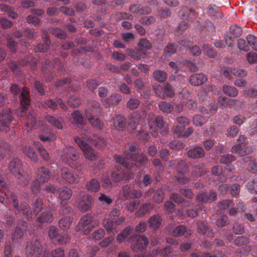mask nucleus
I'll list each match as a JSON object with an SVG mask.
<instances>
[{"label":"nucleus","instance_id":"obj_24","mask_svg":"<svg viewBox=\"0 0 257 257\" xmlns=\"http://www.w3.org/2000/svg\"><path fill=\"white\" fill-rule=\"evenodd\" d=\"M205 152L201 147H195L187 152V156L190 158L200 159L204 157Z\"/></svg>","mask_w":257,"mask_h":257},{"label":"nucleus","instance_id":"obj_47","mask_svg":"<svg viewBox=\"0 0 257 257\" xmlns=\"http://www.w3.org/2000/svg\"><path fill=\"white\" fill-rule=\"evenodd\" d=\"M176 248V247H174L173 246H170V245H168L165 248L161 249L160 251V253L164 257L173 256L174 255H175V253H176L175 249Z\"/></svg>","mask_w":257,"mask_h":257},{"label":"nucleus","instance_id":"obj_11","mask_svg":"<svg viewBox=\"0 0 257 257\" xmlns=\"http://www.w3.org/2000/svg\"><path fill=\"white\" fill-rule=\"evenodd\" d=\"M93 201L92 197L89 194L80 196L77 200L78 207L82 211H87L91 208Z\"/></svg>","mask_w":257,"mask_h":257},{"label":"nucleus","instance_id":"obj_54","mask_svg":"<svg viewBox=\"0 0 257 257\" xmlns=\"http://www.w3.org/2000/svg\"><path fill=\"white\" fill-rule=\"evenodd\" d=\"M8 65L14 74L17 75H20L21 74L22 71L19 68V65H18L15 61L10 60L8 62Z\"/></svg>","mask_w":257,"mask_h":257},{"label":"nucleus","instance_id":"obj_3","mask_svg":"<svg viewBox=\"0 0 257 257\" xmlns=\"http://www.w3.org/2000/svg\"><path fill=\"white\" fill-rule=\"evenodd\" d=\"M85 112L86 116L92 125L99 128L102 127L103 123L96 116L97 114L101 113V108L99 103L95 101L90 102L88 108L85 110Z\"/></svg>","mask_w":257,"mask_h":257},{"label":"nucleus","instance_id":"obj_22","mask_svg":"<svg viewBox=\"0 0 257 257\" xmlns=\"http://www.w3.org/2000/svg\"><path fill=\"white\" fill-rule=\"evenodd\" d=\"M223 74L226 78L230 79L232 78L231 74L235 76L243 77L246 75L247 73L242 69L227 68L223 70Z\"/></svg>","mask_w":257,"mask_h":257},{"label":"nucleus","instance_id":"obj_16","mask_svg":"<svg viewBox=\"0 0 257 257\" xmlns=\"http://www.w3.org/2000/svg\"><path fill=\"white\" fill-rule=\"evenodd\" d=\"M35 175L36 179L40 180L42 183L47 182L50 178V170L44 167H40L35 169Z\"/></svg>","mask_w":257,"mask_h":257},{"label":"nucleus","instance_id":"obj_21","mask_svg":"<svg viewBox=\"0 0 257 257\" xmlns=\"http://www.w3.org/2000/svg\"><path fill=\"white\" fill-rule=\"evenodd\" d=\"M179 15L184 21H192L195 16V11L187 7H183L179 11Z\"/></svg>","mask_w":257,"mask_h":257},{"label":"nucleus","instance_id":"obj_53","mask_svg":"<svg viewBox=\"0 0 257 257\" xmlns=\"http://www.w3.org/2000/svg\"><path fill=\"white\" fill-rule=\"evenodd\" d=\"M164 99L167 97H172L175 95V92L172 86L169 83L164 85Z\"/></svg>","mask_w":257,"mask_h":257},{"label":"nucleus","instance_id":"obj_7","mask_svg":"<svg viewBox=\"0 0 257 257\" xmlns=\"http://www.w3.org/2000/svg\"><path fill=\"white\" fill-rule=\"evenodd\" d=\"M127 241L132 243V248L134 251H143L149 244V240L146 236L137 234L132 235Z\"/></svg>","mask_w":257,"mask_h":257},{"label":"nucleus","instance_id":"obj_40","mask_svg":"<svg viewBox=\"0 0 257 257\" xmlns=\"http://www.w3.org/2000/svg\"><path fill=\"white\" fill-rule=\"evenodd\" d=\"M114 221L109 218L105 219L103 221V225L105 228L109 233L112 235H114L117 231L116 228L114 227Z\"/></svg>","mask_w":257,"mask_h":257},{"label":"nucleus","instance_id":"obj_42","mask_svg":"<svg viewBox=\"0 0 257 257\" xmlns=\"http://www.w3.org/2000/svg\"><path fill=\"white\" fill-rule=\"evenodd\" d=\"M222 89L223 93L229 97H236L238 93V91L235 87L227 85H224Z\"/></svg>","mask_w":257,"mask_h":257},{"label":"nucleus","instance_id":"obj_41","mask_svg":"<svg viewBox=\"0 0 257 257\" xmlns=\"http://www.w3.org/2000/svg\"><path fill=\"white\" fill-rule=\"evenodd\" d=\"M153 76L154 79L159 82H164L167 79V73L163 70H156L154 71Z\"/></svg>","mask_w":257,"mask_h":257},{"label":"nucleus","instance_id":"obj_19","mask_svg":"<svg viewBox=\"0 0 257 257\" xmlns=\"http://www.w3.org/2000/svg\"><path fill=\"white\" fill-rule=\"evenodd\" d=\"M62 178L67 183L69 184L77 183L79 181V178L77 175L66 168H63L61 170Z\"/></svg>","mask_w":257,"mask_h":257},{"label":"nucleus","instance_id":"obj_37","mask_svg":"<svg viewBox=\"0 0 257 257\" xmlns=\"http://www.w3.org/2000/svg\"><path fill=\"white\" fill-rule=\"evenodd\" d=\"M92 221L91 217L88 215H84L79 221L76 229L77 231H81L88 225H90Z\"/></svg>","mask_w":257,"mask_h":257},{"label":"nucleus","instance_id":"obj_50","mask_svg":"<svg viewBox=\"0 0 257 257\" xmlns=\"http://www.w3.org/2000/svg\"><path fill=\"white\" fill-rule=\"evenodd\" d=\"M242 33L241 28L236 25L230 26L228 31L226 32L227 34L235 38L240 36Z\"/></svg>","mask_w":257,"mask_h":257},{"label":"nucleus","instance_id":"obj_26","mask_svg":"<svg viewBox=\"0 0 257 257\" xmlns=\"http://www.w3.org/2000/svg\"><path fill=\"white\" fill-rule=\"evenodd\" d=\"M198 232L199 233L208 237H213V233L212 229L209 227L207 223L204 221H199L197 222Z\"/></svg>","mask_w":257,"mask_h":257},{"label":"nucleus","instance_id":"obj_18","mask_svg":"<svg viewBox=\"0 0 257 257\" xmlns=\"http://www.w3.org/2000/svg\"><path fill=\"white\" fill-rule=\"evenodd\" d=\"M54 63L50 60L47 59L44 64L42 65V71L46 81L50 82L53 78V69L54 67Z\"/></svg>","mask_w":257,"mask_h":257},{"label":"nucleus","instance_id":"obj_46","mask_svg":"<svg viewBox=\"0 0 257 257\" xmlns=\"http://www.w3.org/2000/svg\"><path fill=\"white\" fill-rule=\"evenodd\" d=\"M72 221V218L70 216L63 217L59 221V227L63 230H67L69 228Z\"/></svg>","mask_w":257,"mask_h":257},{"label":"nucleus","instance_id":"obj_43","mask_svg":"<svg viewBox=\"0 0 257 257\" xmlns=\"http://www.w3.org/2000/svg\"><path fill=\"white\" fill-rule=\"evenodd\" d=\"M38 219L40 223L51 222L53 220V214L50 210L45 211L41 213Z\"/></svg>","mask_w":257,"mask_h":257},{"label":"nucleus","instance_id":"obj_64","mask_svg":"<svg viewBox=\"0 0 257 257\" xmlns=\"http://www.w3.org/2000/svg\"><path fill=\"white\" fill-rule=\"evenodd\" d=\"M246 188L252 193H257V178L250 180L246 185Z\"/></svg>","mask_w":257,"mask_h":257},{"label":"nucleus","instance_id":"obj_8","mask_svg":"<svg viewBox=\"0 0 257 257\" xmlns=\"http://www.w3.org/2000/svg\"><path fill=\"white\" fill-rule=\"evenodd\" d=\"M25 251L27 257H40L44 252L42 244L38 239L28 241L25 247Z\"/></svg>","mask_w":257,"mask_h":257},{"label":"nucleus","instance_id":"obj_20","mask_svg":"<svg viewBox=\"0 0 257 257\" xmlns=\"http://www.w3.org/2000/svg\"><path fill=\"white\" fill-rule=\"evenodd\" d=\"M113 158L116 163L122 165L125 169L130 170H134V169H136V171L138 170V165L134 164L133 163H130L125 158L122 157L118 155H114L113 156Z\"/></svg>","mask_w":257,"mask_h":257},{"label":"nucleus","instance_id":"obj_14","mask_svg":"<svg viewBox=\"0 0 257 257\" xmlns=\"http://www.w3.org/2000/svg\"><path fill=\"white\" fill-rule=\"evenodd\" d=\"M216 199V193L213 190H211L209 193L202 192L199 193L196 196V201L199 203H206L213 202Z\"/></svg>","mask_w":257,"mask_h":257},{"label":"nucleus","instance_id":"obj_33","mask_svg":"<svg viewBox=\"0 0 257 257\" xmlns=\"http://www.w3.org/2000/svg\"><path fill=\"white\" fill-rule=\"evenodd\" d=\"M113 127L117 131H122L126 126V119L123 116H117L113 118Z\"/></svg>","mask_w":257,"mask_h":257},{"label":"nucleus","instance_id":"obj_44","mask_svg":"<svg viewBox=\"0 0 257 257\" xmlns=\"http://www.w3.org/2000/svg\"><path fill=\"white\" fill-rule=\"evenodd\" d=\"M159 108L160 110L167 113H170L174 110V106L171 102L161 101L158 104Z\"/></svg>","mask_w":257,"mask_h":257},{"label":"nucleus","instance_id":"obj_12","mask_svg":"<svg viewBox=\"0 0 257 257\" xmlns=\"http://www.w3.org/2000/svg\"><path fill=\"white\" fill-rule=\"evenodd\" d=\"M27 228V223L25 221H19L14 232L12 234V239L14 243H18L22 238L24 232Z\"/></svg>","mask_w":257,"mask_h":257},{"label":"nucleus","instance_id":"obj_2","mask_svg":"<svg viewBox=\"0 0 257 257\" xmlns=\"http://www.w3.org/2000/svg\"><path fill=\"white\" fill-rule=\"evenodd\" d=\"M176 121L179 124L174 125L172 127V131L178 137L187 138L193 133L194 130L192 127L185 128L189 123V120L187 118L179 116L176 118Z\"/></svg>","mask_w":257,"mask_h":257},{"label":"nucleus","instance_id":"obj_15","mask_svg":"<svg viewBox=\"0 0 257 257\" xmlns=\"http://www.w3.org/2000/svg\"><path fill=\"white\" fill-rule=\"evenodd\" d=\"M21 112L23 113L28 109L30 104V92L27 88H23L20 96ZM23 114H22L23 115Z\"/></svg>","mask_w":257,"mask_h":257},{"label":"nucleus","instance_id":"obj_57","mask_svg":"<svg viewBox=\"0 0 257 257\" xmlns=\"http://www.w3.org/2000/svg\"><path fill=\"white\" fill-rule=\"evenodd\" d=\"M135 115V113H133L131 116V117L130 119L127 126L128 131H129L130 130L134 131L137 128V125L139 124V120L136 117Z\"/></svg>","mask_w":257,"mask_h":257},{"label":"nucleus","instance_id":"obj_28","mask_svg":"<svg viewBox=\"0 0 257 257\" xmlns=\"http://www.w3.org/2000/svg\"><path fill=\"white\" fill-rule=\"evenodd\" d=\"M122 96L118 93H114L110 96L107 99L102 101L103 104L108 107L110 104L116 105L122 100Z\"/></svg>","mask_w":257,"mask_h":257},{"label":"nucleus","instance_id":"obj_56","mask_svg":"<svg viewBox=\"0 0 257 257\" xmlns=\"http://www.w3.org/2000/svg\"><path fill=\"white\" fill-rule=\"evenodd\" d=\"M207 121V119L200 114L194 115L193 117V124L197 126H202Z\"/></svg>","mask_w":257,"mask_h":257},{"label":"nucleus","instance_id":"obj_48","mask_svg":"<svg viewBox=\"0 0 257 257\" xmlns=\"http://www.w3.org/2000/svg\"><path fill=\"white\" fill-rule=\"evenodd\" d=\"M231 152L241 157L245 156L247 154V150L245 147L240 145V144L233 146L231 148Z\"/></svg>","mask_w":257,"mask_h":257},{"label":"nucleus","instance_id":"obj_32","mask_svg":"<svg viewBox=\"0 0 257 257\" xmlns=\"http://www.w3.org/2000/svg\"><path fill=\"white\" fill-rule=\"evenodd\" d=\"M93 139H90L87 137L84 138L89 143H92L93 144L101 146L102 148L107 147V142L103 138L98 135H95Z\"/></svg>","mask_w":257,"mask_h":257},{"label":"nucleus","instance_id":"obj_35","mask_svg":"<svg viewBox=\"0 0 257 257\" xmlns=\"http://www.w3.org/2000/svg\"><path fill=\"white\" fill-rule=\"evenodd\" d=\"M100 187V183L96 179H92L87 181L85 185V188L91 192H96L98 191Z\"/></svg>","mask_w":257,"mask_h":257},{"label":"nucleus","instance_id":"obj_4","mask_svg":"<svg viewBox=\"0 0 257 257\" xmlns=\"http://www.w3.org/2000/svg\"><path fill=\"white\" fill-rule=\"evenodd\" d=\"M9 169L11 173L18 180L21 185H26L28 182V175L23 174L22 171V163L18 158L13 159L9 165Z\"/></svg>","mask_w":257,"mask_h":257},{"label":"nucleus","instance_id":"obj_61","mask_svg":"<svg viewBox=\"0 0 257 257\" xmlns=\"http://www.w3.org/2000/svg\"><path fill=\"white\" fill-rule=\"evenodd\" d=\"M50 32L51 33H52V34L58 38L64 39L66 37V34L65 32L62 30L58 28H51L50 30Z\"/></svg>","mask_w":257,"mask_h":257},{"label":"nucleus","instance_id":"obj_51","mask_svg":"<svg viewBox=\"0 0 257 257\" xmlns=\"http://www.w3.org/2000/svg\"><path fill=\"white\" fill-rule=\"evenodd\" d=\"M11 151V146L3 140H0V156L3 159L7 154H9Z\"/></svg>","mask_w":257,"mask_h":257},{"label":"nucleus","instance_id":"obj_45","mask_svg":"<svg viewBox=\"0 0 257 257\" xmlns=\"http://www.w3.org/2000/svg\"><path fill=\"white\" fill-rule=\"evenodd\" d=\"M71 121L78 126L81 125L84 123L82 115L79 110H75L72 113Z\"/></svg>","mask_w":257,"mask_h":257},{"label":"nucleus","instance_id":"obj_60","mask_svg":"<svg viewBox=\"0 0 257 257\" xmlns=\"http://www.w3.org/2000/svg\"><path fill=\"white\" fill-rule=\"evenodd\" d=\"M246 39L249 47L251 46L253 50L257 51V37L249 34L246 36Z\"/></svg>","mask_w":257,"mask_h":257},{"label":"nucleus","instance_id":"obj_10","mask_svg":"<svg viewBox=\"0 0 257 257\" xmlns=\"http://www.w3.org/2000/svg\"><path fill=\"white\" fill-rule=\"evenodd\" d=\"M75 142L83 151L84 157L86 159L90 161L96 160L95 151L92 148L88 143L85 142L84 140H82L81 138L77 137L75 138Z\"/></svg>","mask_w":257,"mask_h":257},{"label":"nucleus","instance_id":"obj_59","mask_svg":"<svg viewBox=\"0 0 257 257\" xmlns=\"http://www.w3.org/2000/svg\"><path fill=\"white\" fill-rule=\"evenodd\" d=\"M66 202L63 203V204H61V209L59 211V214L64 217L68 216V215L71 214L73 212L72 208L66 205Z\"/></svg>","mask_w":257,"mask_h":257},{"label":"nucleus","instance_id":"obj_30","mask_svg":"<svg viewBox=\"0 0 257 257\" xmlns=\"http://www.w3.org/2000/svg\"><path fill=\"white\" fill-rule=\"evenodd\" d=\"M45 119L51 126L58 129H62V118H56L51 115L47 114L45 116Z\"/></svg>","mask_w":257,"mask_h":257},{"label":"nucleus","instance_id":"obj_58","mask_svg":"<svg viewBox=\"0 0 257 257\" xmlns=\"http://www.w3.org/2000/svg\"><path fill=\"white\" fill-rule=\"evenodd\" d=\"M238 48L244 52H248L250 50V47L248 45V41H246L244 39L240 38L237 40Z\"/></svg>","mask_w":257,"mask_h":257},{"label":"nucleus","instance_id":"obj_1","mask_svg":"<svg viewBox=\"0 0 257 257\" xmlns=\"http://www.w3.org/2000/svg\"><path fill=\"white\" fill-rule=\"evenodd\" d=\"M63 161L67 163L71 167L80 170L81 164L79 161V154L77 151L72 146H66L61 155Z\"/></svg>","mask_w":257,"mask_h":257},{"label":"nucleus","instance_id":"obj_34","mask_svg":"<svg viewBox=\"0 0 257 257\" xmlns=\"http://www.w3.org/2000/svg\"><path fill=\"white\" fill-rule=\"evenodd\" d=\"M134 230L132 226H127L119 233L116 237L117 241L120 243L130 235Z\"/></svg>","mask_w":257,"mask_h":257},{"label":"nucleus","instance_id":"obj_31","mask_svg":"<svg viewBox=\"0 0 257 257\" xmlns=\"http://www.w3.org/2000/svg\"><path fill=\"white\" fill-rule=\"evenodd\" d=\"M23 152L24 154L32 161L35 163L38 162V156L32 147L29 145H26L23 148Z\"/></svg>","mask_w":257,"mask_h":257},{"label":"nucleus","instance_id":"obj_52","mask_svg":"<svg viewBox=\"0 0 257 257\" xmlns=\"http://www.w3.org/2000/svg\"><path fill=\"white\" fill-rule=\"evenodd\" d=\"M171 199L176 203L181 204L183 206H189L191 204L189 201L185 200L182 196L176 193H173Z\"/></svg>","mask_w":257,"mask_h":257},{"label":"nucleus","instance_id":"obj_29","mask_svg":"<svg viewBox=\"0 0 257 257\" xmlns=\"http://www.w3.org/2000/svg\"><path fill=\"white\" fill-rule=\"evenodd\" d=\"M162 219L158 214L154 215L150 217L148 220L149 227L152 229H157L162 225Z\"/></svg>","mask_w":257,"mask_h":257},{"label":"nucleus","instance_id":"obj_63","mask_svg":"<svg viewBox=\"0 0 257 257\" xmlns=\"http://www.w3.org/2000/svg\"><path fill=\"white\" fill-rule=\"evenodd\" d=\"M247 159L249 160L248 170L252 173H257V160L252 158H248Z\"/></svg>","mask_w":257,"mask_h":257},{"label":"nucleus","instance_id":"obj_6","mask_svg":"<svg viewBox=\"0 0 257 257\" xmlns=\"http://www.w3.org/2000/svg\"><path fill=\"white\" fill-rule=\"evenodd\" d=\"M136 172V169L134 170H127L122 169L119 165H117L115 166L114 170L111 173V180L116 183L119 182L122 180H125L126 182H129L134 179Z\"/></svg>","mask_w":257,"mask_h":257},{"label":"nucleus","instance_id":"obj_38","mask_svg":"<svg viewBox=\"0 0 257 257\" xmlns=\"http://www.w3.org/2000/svg\"><path fill=\"white\" fill-rule=\"evenodd\" d=\"M65 250L63 247H58L52 250L50 254L46 251L43 252V257H64Z\"/></svg>","mask_w":257,"mask_h":257},{"label":"nucleus","instance_id":"obj_49","mask_svg":"<svg viewBox=\"0 0 257 257\" xmlns=\"http://www.w3.org/2000/svg\"><path fill=\"white\" fill-rule=\"evenodd\" d=\"M165 198V194L163 190L161 189H158L154 193L153 196V200L156 203L160 204L162 203Z\"/></svg>","mask_w":257,"mask_h":257},{"label":"nucleus","instance_id":"obj_17","mask_svg":"<svg viewBox=\"0 0 257 257\" xmlns=\"http://www.w3.org/2000/svg\"><path fill=\"white\" fill-rule=\"evenodd\" d=\"M148 124L151 127L154 126L155 130L163 129L164 126L163 116L158 115L156 117L153 113H150L147 118Z\"/></svg>","mask_w":257,"mask_h":257},{"label":"nucleus","instance_id":"obj_55","mask_svg":"<svg viewBox=\"0 0 257 257\" xmlns=\"http://www.w3.org/2000/svg\"><path fill=\"white\" fill-rule=\"evenodd\" d=\"M141 101L137 98H131L126 103V107L131 110H134L138 108Z\"/></svg>","mask_w":257,"mask_h":257},{"label":"nucleus","instance_id":"obj_27","mask_svg":"<svg viewBox=\"0 0 257 257\" xmlns=\"http://www.w3.org/2000/svg\"><path fill=\"white\" fill-rule=\"evenodd\" d=\"M59 197L61 202L60 204L63 205V203H65V201L69 200L72 194V190L66 187H64L61 188H59L58 190Z\"/></svg>","mask_w":257,"mask_h":257},{"label":"nucleus","instance_id":"obj_39","mask_svg":"<svg viewBox=\"0 0 257 257\" xmlns=\"http://www.w3.org/2000/svg\"><path fill=\"white\" fill-rule=\"evenodd\" d=\"M50 41L48 38H45L44 43H39L34 47L35 53H43L47 51L49 49Z\"/></svg>","mask_w":257,"mask_h":257},{"label":"nucleus","instance_id":"obj_5","mask_svg":"<svg viewBox=\"0 0 257 257\" xmlns=\"http://www.w3.org/2000/svg\"><path fill=\"white\" fill-rule=\"evenodd\" d=\"M10 199L12 202L15 214L22 216L23 218L28 219L32 218L33 213L29 204L23 203L19 205L17 196L14 193H11Z\"/></svg>","mask_w":257,"mask_h":257},{"label":"nucleus","instance_id":"obj_23","mask_svg":"<svg viewBox=\"0 0 257 257\" xmlns=\"http://www.w3.org/2000/svg\"><path fill=\"white\" fill-rule=\"evenodd\" d=\"M207 80V76L202 73L194 74L190 76L189 81L191 85L200 86L205 83Z\"/></svg>","mask_w":257,"mask_h":257},{"label":"nucleus","instance_id":"obj_25","mask_svg":"<svg viewBox=\"0 0 257 257\" xmlns=\"http://www.w3.org/2000/svg\"><path fill=\"white\" fill-rule=\"evenodd\" d=\"M171 235L174 237H178L184 235L185 237L189 236L191 233L190 230H187L185 226L180 225L174 228L170 233Z\"/></svg>","mask_w":257,"mask_h":257},{"label":"nucleus","instance_id":"obj_13","mask_svg":"<svg viewBox=\"0 0 257 257\" xmlns=\"http://www.w3.org/2000/svg\"><path fill=\"white\" fill-rule=\"evenodd\" d=\"M12 113L10 110L5 111L3 115V118L0 119V132H4L6 133L9 132L10 124L12 121Z\"/></svg>","mask_w":257,"mask_h":257},{"label":"nucleus","instance_id":"obj_62","mask_svg":"<svg viewBox=\"0 0 257 257\" xmlns=\"http://www.w3.org/2000/svg\"><path fill=\"white\" fill-rule=\"evenodd\" d=\"M207 14L210 17L219 16V8L215 5H210L207 9Z\"/></svg>","mask_w":257,"mask_h":257},{"label":"nucleus","instance_id":"obj_9","mask_svg":"<svg viewBox=\"0 0 257 257\" xmlns=\"http://www.w3.org/2000/svg\"><path fill=\"white\" fill-rule=\"evenodd\" d=\"M124 155L126 158L131 159L132 161L138 163V165L145 164L147 161V157L138 153V148L133 145H131L128 147L127 151H124Z\"/></svg>","mask_w":257,"mask_h":257},{"label":"nucleus","instance_id":"obj_36","mask_svg":"<svg viewBox=\"0 0 257 257\" xmlns=\"http://www.w3.org/2000/svg\"><path fill=\"white\" fill-rule=\"evenodd\" d=\"M181 50V47L178 44L171 43L168 44L164 49L166 55L170 56L178 51Z\"/></svg>","mask_w":257,"mask_h":257}]
</instances>
